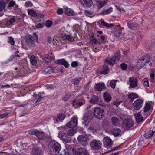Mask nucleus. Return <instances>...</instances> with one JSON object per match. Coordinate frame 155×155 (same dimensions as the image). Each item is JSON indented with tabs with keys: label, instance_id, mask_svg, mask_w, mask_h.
<instances>
[{
	"label": "nucleus",
	"instance_id": "obj_47",
	"mask_svg": "<svg viewBox=\"0 0 155 155\" xmlns=\"http://www.w3.org/2000/svg\"><path fill=\"white\" fill-rule=\"evenodd\" d=\"M8 42L12 45H15V40L12 37L9 36L8 37Z\"/></svg>",
	"mask_w": 155,
	"mask_h": 155
},
{
	"label": "nucleus",
	"instance_id": "obj_1",
	"mask_svg": "<svg viewBox=\"0 0 155 155\" xmlns=\"http://www.w3.org/2000/svg\"><path fill=\"white\" fill-rule=\"evenodd\" d=\"M51 153L53 155L58 154L61 149L60 145L54 140H51L49 144Z\"/></svg>",
	"mask_w": 155,
	"mask_h": 155
},
{
	"label": "nucleus",
	"instance_id": "obj_12",
	"mask_svg": "<svg viewBox=\"0 0 155 155\" xmlns=\"http://www.w3.org/2000/svg\"><path fill=\"white\" fill-rule=\"evenodd\" d=\"M56 63L64 65L65 68H68L69 67V64L64 59L58 60L56 61Z\"/></svg>",
	"mask_w": 155,
	"mask_h": 155
},
{
	"label": "nucleus",
	"instance_id": "obj_39",
	"mask_svg": "<svg viewBox=\"0 0 155 155\" xmlns=\"http://www.w3.org/2000/svg\"><path fill=\"white\" fill-rule=\"evenodd\" d=\"M84 104V102H83L82 101H80L78 100H76L73 101L72 103V105L80 106H82Z\"/></svg>",
	"mask_w": 155,
	"mask_h": 155
},
{
	"label": "nucleus",
	"instance_id": "obj_21",
	"mask_svg": "<svg viewBox=\"0 0 155 155\" xmlns=\"http://www.w3.org/2000/svg\"><path fill=\"white\" fill-rule=\"evenodd\" d=\"M65 12L69 16H73L74 14L73 10L67 7H66L65 8Z\"/></svg>",
	"mask_w": 155,
	"mask_h": 155
},
{
	"label": "nucleus",
	"instance_id": "obj_26",
	"mask_svg": "<svg viewBox=\"0 0 155 155\" xmlns=\"http://www.w3.org/2000/svg\"><path fill=\"white\" fill-rule=\"evenodd\" d=\"M109 71V68L107 65H106V64L104 65L101 71L102 74H105L108 73Z\"/></svg>",
	"mask_w": 155,
	"mask_h": 155
},
{
	"label": "nucleus",
	"instance_id": "obj_6",
	"mask_svg": "<svg viewBox=\"0 0 155 155\" xmlns=\"http://www.w3.org/2000/svg\"><path fill=\"white\" fill-rule=\"evenodd\" d=\"M33 36H30L27 39V41L28 45H30L31 46H35V39L37 42H38V35L36 33H33Z\"/></svg>",
	"mask_w": 155,
	"mask_h": 155
},
{
	"label": "nucleus",
	"instance_id": "obj_46",
	"mask_svg": "<svg viewBox=\"0 0 155 155\" xmlns=\"http://www.w3.org/2000/svg\"><path fill=\"white\" fill-rule=\"evenodd\" d=\"M138 96L137 94L133 93H131L128 95L129 98L131 99L132 101L134 99L138 98Z\"/></svg>",
	"mask_w": 155,
	"mask_h": 155
},
{
	"label": "nucleus",
	"instance_id": "obj_16",
	"mask_svg": "<svg viewBox=\"0 0 155 155\" xmlns=\"http://www.w3.org/2000/svg\"><path fill=\"white\" fill-rule=\"evenodd\" d=\"M47 134L43 132L38 131L37 137L39 139H45L47 138Z\"/></svg>",
	"mask_w": 155,
	"mask_h": 155
},
{
	"label": "nucleus",
	"instance_id": "obj_23",
	"mask_svg": "<svg viewBox=\"0 0 155 155\" xmlns=\"http://www.w3.org/2000/svg\"><path fill=\"white\" fill-rule=\"evenodd\" d=\"M135 117L137 123H140L143 121V118L141 116L140 112L135 114Z\"/></svg>",
	"mask_w": 155,
	"mask_h": 155
},
{
	"label": "nucleus",
	"instance_id": "obj_31",
	"mask_svg": "<svg viewBox=\"0 0 155 155\" xmlns=\"http://www.w3.org/2000/svg\"><path fill=\"white\" fill-rule=\"evenodd\" d=\"M104 97L105 100L107 102L111 101V97L110 95L107 92H105L104 94Z\"/></svg>",
	"mask_w": 155,
	"mask_h": 155
},
{
	"label": "nucleus",
	"instance_id": "obj_52",
	"mask_svg": "<svg viewBox=\"0 0 155 155\" xmlns=\"http://www.w3.org/2000/svg\"><path fill=\"white\" fill-rule=\"evenodd\" d=\"M5 2L3 0H0V9L1 10L4 9L5 7Z\"/></svg>",
	"mask_w": 155,
	"mask_h": 155
},
{
	"label": "nucleus",
	"instance_id": "obj_57",
	"mask_svg": "<svg viewBox=\"0 0 155 155\" xmlns=\"http://www.w3.org/2000/svg\"><path fill=\"white\" fill-rule=\"evenodd\" d=\"M153 106V103L152 101H148L146 103V105L145 107H152Z\"/></svg>",
	"mask_w": 155,
	"mask_h": 155
},
{
	"label": "nucleus",
	"instance_id": "obj_53",
	"mask_svg": "<svg viewBox=\"0 0 155 155\" xmlns=\"http://www.w3.org/2000/svg\"><path fill=\"white\" fill-rule=\"evenodd\" d=\"M71 92L68 93V94H66L62 98V99L65 101H67L69 99L70 97H71Z\"/></svg>",
	"mask_w": 155,
	"mask_h": 155
},
{
	"label": "nucleus",
	"instance_id": "obj_18",
	"mask_svg": "<svg viewBox=\"0 0 155 155\" xmlns=\"http://www.w3.org/2000/svg\"><path fill=\"white\" fill-rule=\"evenodd\" d=\"M146 63L145 62L140 58L138 61L137 67L138 68L140 69L144 66Z\"/></svg>",
	"mask_w": 155,
	"mask_h": 155
},
{
	"label": "nucleus",
	"instance_id": "obj_13",
	"mask_svg": "<svg viewBox=\"0 0 155 155\" xmlns=\"http://www.w3.org/2000/svg\"><path fill=\"white\" fill-rule=\"evenodd\" d=\"M81 3L83 6L87 7H90L93 5L92 0H83Z\"/></svg>",
	"mask_w": 155,
	"mask_h": 155
},
{
	"label": "nucleus",
	"instance_id": "obj_33",
	"mask_svg": "<svg viewBox=\"0 0 155 155\" xmlns=\"http://www.w3.org/2000/svg\"><path fill=\"white\" fill-rule=\"evenodd\" d=\"M101 24L103 26L106 27L107 28H112L113 26V24H109L105 22L103 20H102L101 22Z\"/></svg>",
	"mask_w": 155,
	"mask_h": 155
},
{
	"label": "nucleus",
	"instance_id": "obj_17",
	"mask_svg": "<svg viewBox=\"0 0 155 155\" xmlns=\"http://www.w3.org/2000/svg\"><path fill=\"white\" fill-rule=\"evenodd\" d=\"M106 64L109 65H113L115 63V59L114 58H108L105 60Z\"/></svg>",
	"mask_w": 155,
	"mask_h": 155
},
{
	"label": "nucleus",
	"instance_id": "obj_3",
	"mask_svg": "<svg viewBox=\"0 0 155 155\" xmlns=\"http://www.w3.org/2000/svg\"><path fill=\"white\" fill-rule=\"evenodd\" d=\"M90 145L93 149L97 150L101 148L102 143L99 140L93 139L90 142Z\"/></svg>",
	"mask_w": 155,
	"mask_h": 155
},
{
	"label": "nucleus",
	"instance_id": "obj_27",
	"mask_svg": "<svg viewBox=\"0 0 155 155\" xmlns=\"http://www.w3.org/2000/svg\"><path fill=\"white\" fill-rule=\"evenodd\" d=\"M64 118V115L63 116V114L60 113L54 119V120L55 123H58L59 122L62 121Z\"/></svg>",
	"mask_w": 155,
	"mask_h": 155
},
{
	"label": "nucleus",
	"instance_id": "obj_19",
	"mask_svg": "<svg viewBox=\"0 0 155 155\" xmlns=\"http://www.w3.org/2000/svg\"><path fill=\"white\" fill-rule=\"evenodd\" d=\"M127 25L129 28L132 30H135L137 29L138 25L135 22H128Z\"/></svg>",
	"mask_w": 155,
	"mask_h": 155
},
{
	"label": "nucleus",
	"instance_id": "obj_41",
	"mask_svg": "<svg viewBox=\"0 0 155 155\" xmlns=\"http://www.w3.org/2000/svg\"><path fill=\"white\" fill-rule=\"evenodd\" d=\"M28 14L34 17H35L37 16V14L36 12L32 9H29L28 10Z\"/></svg>",
	"mask_w": 155,
	"mask_h": 155
},
{
	"label": "nucleus",
	"instance_id": "obj_63",
	"mask_svg": "<svg viewBox=\"0 0 155 155\" xmlns=\"http://www.w3.org/2000/svg\"><path fill=\"white\" fill-rule=\"evenodd\" d=\"M52 25V22L50 20H48L47 21L46 23V25L48 27H50Z\"/></svg>",
	"mask_w": 155,
	"mask_h": 155
},
{
	"label": "nucleus",
	"instance_id": "obj_48",
	"mask_svg": "<svg viewBox=\"0 0 155 155\" xmlns=\"http://www.w3.org/2000/svg\"><path fill=\"white\" fill-rule=\"evenodd\" d=\"M117 81H119L118 80H111L110 84L111 87L113 89H114L115 87L116 83Z\"/></svg>",
	"mask_w": 155,
	"mask_h": 155
},
{
	"label": "nucleus",
	"instance_id": "obj_34",
	"mask_svg": "<svg viewBox=\"0 0 155 155\" xmlns=\"http://www.w3.org/2000/svg\"><path fill=\"white\" fill-rule=\"evenodd\" d=\"M115 36L119 39H122L123 38L124 34L122 32L119 31H116L115 32Z\"/></svg>",
	"mask_w": 155,
	"mask_h": 155
},
{
	"label": "nucleus",
	"instance_id": "obj_44",
	"mask_svg": "<svg viewBox=\"0 0 155 155\" xmlns=\"http://www.w3.org/2000/svg\"><path fill=\"white\" fill-rule=\"evenodd\" d=\"M38 131L37 130L32 129L29 130L28 133L30 135H35L37 136Z\"/></svg>",
	"mask_w": 155,
	"mask_h": 155
},
{
	"label": "nucleus",
	"instance_id": "obj_43",
	"mask_svg": "<svg viewBox=\"0 0 155 155\" xmlns=\"http://www.w3.org/2000/svg\"><path fill=\"white\" fill-rule=\"evenodd\" d=\"M81 79V78H75L72 80V82L73 84L77 85L80 83V80Z\"/></svg>",
	"mask_w": 155,
	"mask_h": 155
},
{
	"label": "nucleus",
	"instance_id": "obj_20",
	"mask_svg": "<svg viewBox=\"0 0 155 155\" xmlns=\"http://www.w3.org/2000/svg\"><path fill=\"white\" fill-rule=\"evenodd\" d=\"M32 152L34 155H43V152L38 148H34L32 150Z\"/></svg>",
	"mask_w": 155,
	"mask_h": 155
},
{
	"label": "nucleus",
	"instance_id": "obj_45",
	"mask_svg": "<svg viewBox=\"0 0 155 155\" xmlns=\"http://www.w3.org/2000/svg\"><path fill=\"white\" fill-rule=\"evenodd\" d=\"M121 57L120 55V51H117V52L115 53L114 56L113 58H114L115 59V61L116 60H119Z\"/></svg>",
	"mask_w": 155,
	"mask_h": 155
},
{
	"label": "nucleus",
	"instance_id": "obj_58",
	"mask_svg": "<svg viewBox=\"0 0 155 155\" xmlns=\"http://www.w3.org/2000/svg\"><path fill=\"white\" fill-rule=\"evenodd\" d=\"M122 102V101H119L118 100H116L114 102L113 104L115 106H117L119 105L120 104H121Z\"/></svg>",
	"mask_w": 155,
	"mask_h": 155
},
{
	"label": "nucleus",
	"instance_id": "obj_38",
	"mask_svg": "<svg viewBox=\"0 0 155 155\" xmlns=\"http://www.w3.org/2000/svg\"><path fill=\"white\" fill-rule=\"evenodd\" d=\"M146 63H148L150 61V57L149 55L147 54L141 57Z\"/></svg>",
	"mask_w": 155,
	"mask_h": 155
},
{
	"label": "nucleus",
	"instance_id": "obj_36",
	"mask_svg": "<svg viewBox=\"0 0 155 155\" xmlns=\"http://www.w3.org/2000/svg\"><path fill=\"white\" fill-rule=\"evenodd\" d=\"M62 38L64 39L69 41L71 42H73L74 41L73 37L70 35L69 36L66 35H64L62 36Z\"/></svg>",
	"mask_w": 155,
	"mask_h": 155
},
{
	"label": "nucleus",
	"instance_id": "obj_15",
	"mask_svg": "<svg viewBox=\"0 0 155 155\" xmlns=\"http://www.w3.org/2000/svg\"><path fill=\"white\" fill-rule=\"evenodd\" d=\"M108 0H97L96 1V5L98 8L99 9L102 8L105 4L107 3Z\"/></svg>",
	"mask_w": 155,
	"mask_h": 155
},
{
	"label": "nucleus",
	"instance_id": "obj_29",
	"mask_svg": "<svg viewBox=\"0 0 155 155\" xmlns=\"http://www.w3.org/2000/svg\"><path fill=\"white\" fill-rule=\"evenodd\" d=\"M78 140L83 144L87 143V139L83 136H79L78 137Z\"/></svg>",
	"mask_w": 155,
	"mask_h": 155
},
{
	"label": "nucleus",
	"instance_id": "obj_7",
	"mask_svg": "<svg viewBox=\"0 0 155 155\" xmlns=\"http://www.w3.org/2000/svg\"><path fill=\"white\" fill-rule=\"evenodd\" d=\"M92 112L91 111H89L85 114L83 119L82 123L85 126L87 125L89 123V117L91 115Z\"/></svg>",
	"mask_w": 155,
	"mask_h": 155
},
{
	"label": "nucleus",
	"instance_id": "obj_32",
	"mask_svg": "<svg viewBox=\"0 0 155 155\" xmlns=\"http://www.w3.org/2000/svg\"><path fill=\"white\" fill-rule=\"evenodd\" d=\"M28 147L27 143H22L20 142L19 144L18 147L19 148L20 150L26 149Z\"/></svg>",
	"mask_w": 155,
	"mask_h": 155
},
{
	"label": "nucleus",
	"instance_id": "obj_11",
	"mask_svg": "<svg viewBox=\"0 0 155 155\" xmlns=\"http://www.w3.org/2000/svg\"><path fill=\"white\" fill-rule=\"evenodd\" d=\"M77 124V120L76 118L73 117L71 120L67 124V126L68 127L73 128L76 126Z\"/></svg>",
	"mask_w": 155,
	"mask_h": 155
},
{
	"label": "nucleus",
	"instance_id": "obj_59",
	"mask_svg": "<svg viewBox=\"0 0 155 155\" xmlns=\"http://www.w3.org/2000/svg\"><path fill=\"white\" fill-rule=\"evenodd\" d=\"M38 55L40 57V58H41L43 60H45V61L46 59H47V54L46 55H43L41 53H39Z\"/></svg>",
	"mask_w": 155,
	"mask_h": 155
},
{
	"label": "nucleus",
	"instance_id": "obj_25",
	"mask_svg": "<svg viewBox=\"0 0 155 155\" xmlns=\"http://www.w3.org/2000/svg\"><path fill=\"white\" fill-rule=\"evenodd\" d=\"M143 101L140 99L136 100L134 103V107H142V106Z\"/></svg>",
	"mask_w": 155,
	"mask_h": 155
},
{
	"label": "nucleus",
	"instance_id": "obj_22",
	"mask_svg": "<svg viewBox=\"0 0 155 155\" xmlns=\"http://www.w3.org/2000/svg\"><path fill=\"white\" fill-rule=\"evenodd\" d=\"M154 132L155 131L149 130L146 131L144 136L147 139L150 138L153 135Z\"/></svg>",
	"mask_w": 155,
	"mask_h": 155
},
{
	"label": "nucleus",
	"instance_id": "obj_8",
	"mask_svg": "<svg viewBox=\"0 0 155 155\" xmlns=\"http://www.w3.org/2000/svg\"><path fill=\"white\" fill-rule=\"evenodd\" d=\"M130 82V88H135L137 85L138 80L137 78L132 77L129 79Z\"/></svg>",
	"mask_w": 155,
	"mask_h": 155
},
{
	"label": "nucleus",
	"instance_id": "obj_14",
	"mask_svg": "<svg viewBox=\"0 0 155 155\" xmlns=\"http://www.w3.org/2000/svg\"><path fill=\"white\" fill-rule=\"evenodd\" d=\"M41 94H45L44 92H43L41 93H39L38 94L36 92H35L33 93V96L35 97V98L36 99L37 102L40 101L41 99L44 97V96H43Z\"/></svg>",
	"mask_w": 155,
	"mask_h": 155
},
{
	"label": "nucleus",
	"instance_id": "obj_54",
	"mask_svg": "<svg viewBox=\"0 0 155 155\" xmlns=\"http://www.w3.org/2000/svg\"><path fill=\"white\" fill-rule=\"evenodd\" d=\"M33 6V4L30 1H28L25 2V6L26 8H28L29 7H32Z\"/></svg>",
	"mask_w": 155,
	"mask_h": 155
},
{
	"label": "nucleus",
	"instance_id": "obj_10",
	"mask_svg": "<svg viewBox=\"0 0 155 155\" xmlns=\"http://www.w3.org/2000/svg\"><path fill=\"white\" fill-rule=\"evenodd\" d=\"M57 71V68L55 67H49L46 68L44 71L45 74H50L51 73H55Z\"/></svg>",
	"mask_w": 155,
	"mask_h": 155
},
{
	"label": "nucleus",
	"instance_id": "obj_50",
	"mask_svg": "<svg viewBox=\"0 0 155 155\" xmlns=\"http://www.w3.org/2000/svg\"><path fill=\"white\" fill-rule=\"evenodd\" d=\"M99 101L98 98L97 97H94L90 100V102L92 104L97 103Z\"/></svg>",
	"mask_w": 155,
	"mask_h": 155
},
{
	"label": "nucleus",
	"instance_id": "obj_24",
	"mask_svg": "<svg viewBox=\"0 0 155 155\" xmlns=\"http://www.w3.org/2000/svg\"><path fill=\"white\" fill-rule=\"evenodd\" d=\"M121 130L117 128H116L114 129L113 130V135L116 137L121 136Z\"/></svg>",
	"mask_w": 155,
	"mask_h": 155
},
{
	"label": "nucleus",
	"instance_id": "obj_35",
	"mask_svg": "<svg viewBox=\"0 0 155 155\" xmlns=\"http://www.w3.org/2000/svg\"><path fill=\"white\" fill-rule=\"evenodd\" d=\"M47 59L48 60V61H45L46 63H48L51 61H53L55 59L54 56L52 55L51 53H49L47 54Z\"/></svg>",
	"mask_w": 155,
	"mask_h": 155
},
{
	"label": "nucleus",
	"instance_id": "obj_49",
	"mask_svg": "<svg viewBox=\"0 0 155 155\" xmlns=\"http://www.w3.org/2000/svg\"><path fill=\"white\" fill-rule=\"evenodd\" d=\"M15 21V19L14 18L10 19L9 20L7 21L6 22L7 25L8 26L11 25Z\"/></svg>",
	"mask_w": 155,
	"mask_h": 155
},
{
	"label": "nucleus",
	"instance_id": "obj_28",
	"mask_svg": "<svg viewBox=\"0 0 155 155\" xmlns=\"http://www.w3.org/2000/svg\"><path fill=\"white\" fill-rule=\"evenodd\" d=\"M105 87V85L103 83L97 84L95 89L97 91H100Z\"/></svg>",
	"mask_w": 155,
	"mask_h": 155
},
{
	"label": "nucleus",
	"instance_id": "obj_40",
	"mask_svg": "<svg viewBox=\"0 0 155 155\" xmlns=\"http://www.w3.org/2000/svg\"><path fill=\"white\" fill-rule=\"evenodd\" d=\"M76 130L74 128L70 129L68 132V134L70 136H73L76 132Z\"/></svg>",
	"mask_w": 155,
	"mask_h": 155
},
{
	"label": "nucleus",
	"instance_id": "obj_51",
	"mask_svg": "<svg viewBox=\"0 0 155 155\" xmlns=\"http://www.w3.org/2000/svg\"><path fill=\"white\" fill-rule=\"evenodd\" d=\"M62 140L66 143H69L71 140V138L69 137H65L63 136L62 137Z\"/></svg>",
	"mask_w": 155,
	"mask_h": 155
},
{
	"label": "nucleus",
	"instance_id": "obj_62",
	"mask_svg": "<svg viewBox=\"0 0 155 155\" xmlns=\"http://www.w3.org/2000/svg\"><path fill=\"white\" fill-rule=\"evenodd\" d=\"M90 42L93 44H96L97 42V40L93 36L92 37Z\"/></svg>",
	"mask_w": 155,
	"mask_h": 155
},
{
	"label": "nucleus",
	"instance_id": "obj_30",
	"mask_svg": "<svg viewBox=\"0 0 155 155\" xmlns=\"http://www.w3.org/2000/svg\"><path fill=\"white\" fill-rule=\"evenodd\" d=\"M111 121L113 125L117 126L120 124L119 119L115 117H113L111 118Z\"/></svg>",
	"mask_w": 155,
	"mask_h": 155
},
{
	"label": "nucleus",
	"instance_id": "obj_42",
	"mask_svg": "<svg viewBox=\"0 0 155 155\" xmlns=\"http://www.w3.org/2000/svg\"><path fill=\"white\" fill-rule=\"evenodd\" d=\"M113 11V8L111 7H110L106 10H103L102 13L104 15L110 14Z\"/></svg>",
	"mask_w": 155,
	"mask_h": 155
},
{
	"label": "nucleus",
	"instance_id": "obj_4",
	"mask_svg": "<svg viewBox=\"0 0 155 155\" xmlns=\"http://www.w3.org/2000/svg\"><path fill=\"white\" fill-rule=\"evenodd\" d=\"M104 110L101 107H96L94 112V115L99 119L102 118L104 116Z\"/></svg>",
	"mask_w": 155,
	"mask_h": 155
},
{
	"label": "nucleus",
	"instance_id": "obj_37",
	"mask_svg": "<svg viewBox=\"0 0 155 155\" xmlns=\"http://www.w3.org/2000/svg\"><path fill=\"white\" fill-rule=\"evenodd\" d=\"M31 63L33 65H36L37 64V59L36 57L32 55L31 56L30 59Z\"/></svg>",
	"mask_w": 155,
	"mask_h": 155
},
{
	"label": "nucleus",
	"instance_id": "obj_60",
	"mask_svg": "<svg viewBox=\"0 0 155 155\" xmlns=\"http://www.w3.org/2000/svg\"><path fill=\"white\" fill-rule=\"evenodd\" d=\"M15 2L14 1H10L8 6V8H9V7H12L13 6L15 5Z\"/></svg>",
	"mask_w": 155,
	"mask_h": 155
},
{
	"label": "nucleus",
	"instance_id": "obj_56",
	"mask_svg": "<svg viewBox=\"0 0 155 155\" xmlns=\"http://www.w3.org/2000/svg\"><path fill=\"white\" fill-rule=\"evenodd\" d=\"M120 67L123 70H125L127 69V65L125 63H122L120 64Z\"/></svg>",
	"mask_w": 155,
	"mask_h": 155
},
{
	"label": "nucleus",
	"instance_id": "obj_5",
	"mask_svg": "<svg viewBox=\"0 0 155 155\" xmlns=\"http://www.w3.org/2000/svg\"><path fill=\"white\" fill-rule=\"evenodd\" d=\"M73 151L76 155H89L88 151L85 148L80 147L77 150L73 149Z\"/></svg>",
	"mask_w": 155,
	"mask_h": 155
},
{
	"label": "nucleus",
	"instance_id": "obj_55",
	"mask_svg": "<svg viewBox=\"0 0 155 155\" xmlns=\"http://www.w3.org/2000/svg\"><path fill=\"white\" fill-rule=\"evenodd\" d=\"M142 81L144 83L143 84L145 86L147 87L149 86L148 81L147 78H144Z\"/></svg>",
	"mask_w": 155,
	"mask_h": 155
},
{
	"label": "nucleus",
	"instance_id": "obj_61",
	"mask_svg": "<svg viewBox=\"0 0 155 155\" xmlns=\"http://www.w3.org/2000/svg\"><path fill=\"white\" fill-rule=\"evenodd\" d=\"M9 113L8 112H6L5 113L2 114L0 115V119L4 118L6 117Z\"/></svg>",
	"mask_w": 155,
	"mask_h": 155
},
{
	"label": "nucleus",
	"instance_id": "obj_64",
	"mask_svg": "<svg viewBox=\"0 0 155 155\" xmlns=\"http://www.w3.org/2000/svg\"><path fill=\"white\" fill-rule=\"evenodd\" d=\"M63 12V10L62 8H60L58 9L57 13L58 14L61 15Z\"/></svg>",
	"mask_w": 155,
	"mask_h": 155
},
{
	"label": "nucleus",
	"instance_id": "obj_9",
	"mask_svg": "<svg viewBox=\"0 0 155 155\" xmlns=\"http://www.w3.org/2000/svg\"><path fill=\"white\" fill-rule=\"evenodd\" d=\"M103 142L104 146L106 147L111 146L112 144V140L107 136L103 138Z\"/></svg>",
	"mask_w": 155,
	"mask_h": 155
},
{
	"label": "nucleus",
	"instance_id": "obj_2",
	"mask_svg": "<svg viewBox=\"0 0 155 155\" xmlns=\"http://www.w3.org/2000/svg\"><path fill=\"white\" fill-rule=\"evenodd\" d=\"M134 124V121L131 119L126 118L123 121L122 128L125 130H128L133 126Z\"/></svg>",
	"mask_w": 155,
	"mask_h": 155
}]
</instances>
